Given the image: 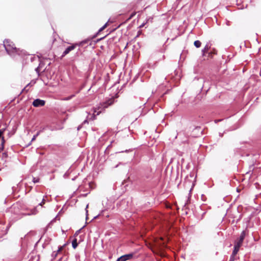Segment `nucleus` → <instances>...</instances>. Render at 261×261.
<instances>
[{"instance_id": "16", "label": "nucleus", "mask_w": 261, "mask_h": 261, "mask_svg": "<svg viewBox=\"0 0 261 261\" xmlns=\"http://www.w3.org/2000/svg\"><path fill=\"white\" fill-rule=\"evenodd\" d=\"M44 203H45V199H43L42 202L40 203H39V205L42 206L43 204H44Z\"/></svg>"}, {"instance_id": "13", "label": "nucleus", "mask_w": 261, "mask_h": 261, "mask_svg": "<svg viewBox=\"0 0 261 261\" xmlns=\"http://www.w3.org/2000/svg\"><path fill=\"white\" fill-rule=\"evenodd\" d=\"M208 49H209V47L208 45H205V46L204 47V48H203V52L204 54L205 53H207L208 51Z\"/></svg>"}, {"instance_id": "19", "label": "nucleus", "mask_w": 261, "mask_h": 261, "mask_svg": "<svg viewBox=\"0 0 261 261\" xmlns=\"http://www.w3.org/2000/svg\"><path fill=\"white\" fill-rule=\"evenodd\" d=\"M4 130L2 129L0 130V138L1 137L2 134H3Z\"/></svg>"}, {"instance_id": "17", "label": "nucleus", "mask_w": 261, "mask_h": 261, "mask_svg": "<svg viewBox=\"0 0 261 261\" xmlns=\"http://www.w3.org/2000/svg\"><path fill=\"white\" fill-rule=\"evenodd\" d=\"M33 181L34 183L37 182L39 181V179L38 178V179H36L35 178H34Z\"/></svg>"}, {"instance_id": "22", "label": "nucleus", "mask_w": 261, "mask_h": 261, "mask_svg": "<svg viewBox=\"0 0 261 261\" xmlns=\"http://www.w3.org/2000/svg\"><path fill=\"white\" fill-rule=\"evenodd\" d=\"M108 26V23H106L103 27L106 29Z\"/></svg>"}, {"instance_id": "4", "label": "nucleus", "mask_w": 261, "mask_h": 261, "mask_svg": "<svg viewBox=\"0 0 261 261\" xmlns=\"http://www.w3.org/2000/svg\"><path fill=\"white\" fill-rule=\"evenodd\" d=\"M245 236V231H243L240 235L239 239L236 241L235 245L240 247L243 244Z\"/></svg>"}, {"instance_id": "9", "label": "nucleus", "mask_w": 261, "mask_h": 261, "mask_svg": "<svg viewBox=\"0 0 261 261\" xmlns=\"http://www.w3.org/2000/svg\"><path fill=\"white\" fill-rule=\"evenodd\" d=\"M101 113V111H97L96 109H94V113L92 116V119H94L96 115H99Z\"/></svg>"}, {"instance_id": "20", "label": "nucleus", "mask_w": 261, "mask_h": 261, "mask_svg": "<svg viewBox=\"0 0 261 261\" xmlns=\"http://www.w3.org/2000/svg\"><path fill=\"white\" fill-rule=\"evenodd\" d=\"M105 28L103 27H101V28L99 29V32H101V31H103V30H105Z\"/></svg>"}, {"instance_id": "23", "label": "nucleus", "mask_w": 261, "mask_h": 261, "mask_svg": "<svg viewBox=\"0 0 261 261\" xmlns=\"http://www.w3.org/2000/svg\"><path fill=\"white\" fill-rule=\"evenodd\" d=\"M189 182V180L188 179H186L185 184H187Z\"/></svg>"}, {"instance_id": "8", "label": "nucleus", "mask_w": 261, "mask_h": 261, "mask_svg": "<svg viewBox=\"0 0 261 261\" xmlns=\"http://www.w3.org/2000/svg\"><path fill=\"white\" fill-rule=\"evenodd\" d=\"M240 248V247H239L234 244V250H233V251L232 252V256H235L238 253V251H239Z\"/></svg>"}, {"instance_id": "5", "label": "nucleus", "mask_w": 261, "mask_h": 261, "mask_svg": "<svg viewBox=\"0 0 261 261\" xmlns=\"http://www.w3.org/2000/svg\"><path fill=\"white\" fill-rule=\"evenodd\" d=\"M45 103V102L44 100L40 99H36L34 100L32 105L35 107H39L44 106Z\"/></svg>"}, {"instance_id": "15", "label": "nucleus", "mask_w": 261, "mask_h": 261, "mask_svg": "<svg viewBox=\"0 0 261 261\" xmlns=\"http://www.w3.org/2000/svg\"><path fill=\"white\" fill-rule=\"evenodd\" d=\"M39 133L38 132L36 135L34 136L33 138L32 139V141H33L34 140H35L36 139V137L39 135Z\"/></svg>"}, {"instance_id": "3", "label": "nucleus", "mask_w": 261, "mask_h": 261, "mask_svg": "<svg viewBox=\"0 0 261 261\" xmlns=\"http://www.w3.org/2000/svg\"><path fill=\"white\" fill-rule=\"evenodd\" d=\"M134 253L125 254L119 257L116 261H127L132 259L134 257Z\"/></svg>"}, {"instance_id": "21", "label": "nucleus", "mask_w": 261, "mask_h": 261, "mask_svg": "<svg viewBox=\"0 0 261 261\" xmlns=\"http://www.w3.org/2000/svg\"><path fill=\"white\" fill-rule=\"evenodd\" d=\"M194 185L193 183L192 184V186H191V188L190 189V191L192 190V189H193V187H194Z\"/></svg>"}, {"instance_id": "6", "label": "nucleus", "mask_w": 261, "mask_h": 261, "mask_svg": "<svg viewBox=\"0 0 261 261\" xmlns=\"http://www.w3.org/2000/svg\"><path fill=\"white\" fill-rule=\"evenodd\" d=\"M77 44H72L71 46H68L63 52L62 57L66 56L68 54H69L71 50H73L75 47L76 46Z\"/></svg>"}, {"instance_id": "18", "label": "nucleus", "mask_w": 261, "mask_h": 261, "mask_svg": "<svg viewBox=\"0 0 261 261\" xmlns=\"http://www.w3.org/2000/svg\"><path fill=\"white\" fill-rule=\"evenodd\" d=\"M73 96H74V95H71V96H69V97H68L66 98V100H69L70 99H71V98L72 97H73Z\"/></svg>"}, {"instance_id": "14", "label": "nucleus", "mask_w": 261, "mask_h": 261, "mask_svg": "<svg viewBox=\"0 0 261 261\" xmlns=\"http://www.w3.org/2000/svg\"><path fill=\"white\" fill-rule=\"evenodd\" d=\"M136 12H134V13H133L130 15V16L128 17V18L127 19V20H130V19H132V18L133 17H134V16L136 15Z\"/></svg>"}, {"instance_id": "24", "label": "nucleus", "mask_w": 261, "mask_h": 261, "mask_svg": "<svg viewBox=\"0 0 261 261\" xmlns=\"http://www.w3.org/2000/svg\"><path fill=\"white\" fill-rule=\"evenodd\" d=\"M2 140H3V143L4 142V137H2Z\"/></svg>"}, {"instance_id": "12", "label": "nucleus", "mask_w": 261, "mask_h": 261, "mask_svg": "<svg viewBox=\"0 0 261 261\" xmlns=\"http://www.w3.org/2000/svg\"><path fill=\"white\" fill-rule=\"evenodd\" d=\"M163 239L162 238H161L160 239V240H159V241H158V243H159L160 245H162L163 247H165L166 246V245L165 244V243H161V242H160V241H161H161H163Z\"/></svg>"}, {"instance_id": "1", "label": "nucleus", "mask_w": 261, "mask_h": 261, "mask_svg": "<svg viewBox=\"0 0 261 261\" xmlns=\"http://www.w3.org/2000/svg\"><path fill=\"white\" fill-rule=\"evenodd\" d=\"M4 46L7 53L11 56L16 55H21L23 54V50L19 48H17L14 43L10 40H5L4 41Z\"/></svg>"}, {"instance_id": "2", "label": "nucleus", "mask_w": 261, "mask_h": 261, "mask_svg": "<svg viewBox=\"0 0 261 261\" xmlns=\"http://www.w3.org/2000/svg\"><path fill=\"white\" fill-rule=\"evenodd\" d=\"M114 102V98L112 97L111 98H110L108 99L106 102H103L101 104V107H99L97 109V110H99L100 109L102 108L103 109H105L106 108H108L109 106L112 105Z\"/></svg>"}, {"instance_id": "10", "label": "nucleus", "mask_w": 261, "mask_h": 261, "mask_svg": "<svg viewBox=\"0 0 261 261\" xmlns=\"http://www.w3.org/2000/svg\"><path fill=\"white\" fill-rule=\"evenodd\" d=\"M77 240L76 239H74L72 242V247L74 248V249H75L77 246Z\"/></svg>"}, {"instance_id": "11", "label": "nucleus", "mask_w": 261, "mask_h": 261, "mask_svg": "<svg viewBox=\"0 0 261 261\" xmlns=\"http://www.w3.org/2000/svg\"><path fill=\"white\" fill-rule=\"evenodd\" d=\"M194 44L197 48H199L200 47L201 43L200 41L196 40L194 41Z\"/></svg>"}, {"instance_id": "7", "label": "nucleus", "mask_w": 261, "mask_h": 261, "mask_svg": "<svg viewBox=\"0 0 261 261\" xmlns=\"http://www.w3.org/2000/svg\"><path fill=\"white\" fill-rule=\"evenodd\" d=\"M65 246H66V244H64L63 246L60 247L56 252H54V253H55V254H53V255L54 256L55 258H56L57 257V254L58 253H60L63 250V249Z\"/></svg>"}]
</instances>
